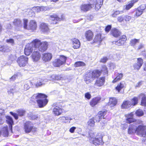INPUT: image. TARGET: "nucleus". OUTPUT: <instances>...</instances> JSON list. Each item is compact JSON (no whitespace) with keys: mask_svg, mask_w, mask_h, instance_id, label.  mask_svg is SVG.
<instances>
[{"mask_svg":"<svg viewBox=\"0 0 146 146\" xmlns=\"http://www.w3.org/2000/svg\"><path fill=\"white\" fill-rule=\"evenodd\" d=\"M133 113L131 112L130 113L125 115L126 118L127 122L128 123H133L131 125L129 128L128 133L129 134H132L136 132L137 125L142 123V121L139 120H135L133 118Z\"/></svg>","mask_w":146,"mask_h":146,"instance_id":"nucleus-1","label":"nucleus"},{"mask_svg":"<svg viewBox=\"0 0 146 146\" xmlns=\"http://www.w3.org/2000/svg\"><path fill=\"white\" fill-rule=\"evenodd\" d=\"M101 74V72L98 70L90 71L85 74L84 81L86 84H89L92 82L96 78L98 77Z\"/></svg>","mask_w":146,"mask_h":146,"instance_id":"nucleus-2","label":"nucleus"},{"mask_svg":"<svg viewBox=\"0 0 146 146\" xmlns=\"http://www.w3.org/2000/svg\"><path fill=\"white\" fill-rule=\"evenodd\" d=\"M35 97L37 99V102L39 108L43 107L48 102V100L46 99L47 96L44 94L38 93Z\"/></svg>","mask_w":146,"mask_h":146,"instance_id":"nucleus-3","label":"nucleus"},{"mask_svg":"<svg viewBox=\"0 0 146 146\" xmlns=\"http://www.w3.org/2000/svg\"><path fill=\"white\" fill-rule=\"evenodd\" d=\"M92 133L90 134L89 140L91 143L95 145H102L104 143L102 140L103 136L101 133H98L96 137L92 136Z\"/></svg>","mask_w":146,"mask_h":146,"instance_id":"nucleus-4","label":"nucleus"},{"mask_svg":"<svg viewBox=\"0 0 146 146\" xmlns=\"http://www.w3.org/2000/svg\"><path fill=\"white\" fill-rule=\"evenodd\" d=\"M34 42L36 49L38 48L40 51L44 52L47 49L48 45V43L46 42H41L40 40L36 39L34 40Z\"/></svg>","mask_w":146,"mask_h":146,"instance_id":"nucleus-5","label":"nucleus"},{"mask_svg":"<svg viewBox=\"0 0 146 146\" xmlns=\"http://www.w3.org/2000/svg\"><path fill=\"white\" fill-rule=\"evenodd\" d=\"M138 99L137 97H134L130 101H124L121 105V107L123 108H128L131 106H135L138 103Z\"/></svg>","mask_w":146,"mask_h":146,"instance_id":"nucleus-6","label":"nucleus"},{"mask_svg":"<svg viewBox=\"0 0 146 146\" xmlns=\"http://www.w3.org/2000/svg\"><path fill=\"white\" fill-rule=\"evenodd\" d=\"M36 48L35 46V43L34 42V40L30 43L27 44L25 47V53L26 55H29L30 52H32L33 50Z\"/></svg>","mask_w":146,"mask_h":146,"instance_id":"nucleus-7","label":"nucleus"},{"mask_svg":"<svg viewBox=\"0 0 146 146\" xmlns=\"http://www.w3.org/2000/svg\"><path fill=\"white\" fill-rule=\"evenodd\" d=\"M28 58L25 56H21L19 57L17 60V62L20 67L25 66L28 63Z\"/></svg>","mask_w":146,"mask_h":146,"instance_id":"nucleus-8","label":"nucleus"},{"mask_svg":"<svg viewBox=\"0 0 146 146\" xmlns=\"http://www.w3.org/2000/svg\"><path fill=\"white\" fill-rule=\"evenodd\" d=\"M66 59V58L65 56H61L59 59L54 60L53 62V65L56 67H59L65 63Z\"/></svg>","mask_w":146,"mask_h":146,"instance_id":"nucleus-9","label":"nucleus"},{"mask_svg":"<svg viewBox=\"0 0 146 146\" xmlns=\"http://www.w3.org/2000/svg\"><path fill=\"white\" fill-rule=\"evenodd\" d=\"M137 134L142 137H145L146 135V126L142 125H139L136 128Z\"/></svg>","mask_w":146,"mask_h":146,"instance_id":"nucleus-10","label":"nucleus"},{"mask_svg":"<svg viewBox=\"0 0 146 146\" xmlns=\"http://www.w3.org/2000/svg\"><path fill=\"white\" fill-rule=\"evenodd\" d=\"M33 125L32 122L28 121L25 122L24 125V129L26 133H29L34 128H33Z\"/></svg>","mask_w":146,"mask_h":146,"instance_id":"nucleus-11","label":"nucleus"},{"mask_svg":"<svg viewBox=\"0 0 146 146\" xmlns=\"http://www.w3.org/2000/svg\"><path fill=\"white\" fill-rule=\"evenodd\" d=\"M50 20L52 21L53 24H56L58 21L63 20L64 19V17L63 15L61 16V18L58 17L56 15L53 14L50 16Z\"/></svg>","mask_w":146,"mask_h":146,"instance_id":"nucleus-12","label":"nucleus"},{"mask_svg":"<svg viewBox=\"0 0 146 146\" xmlns=\"http://www.w3.org/2000/svg\"><path fill=\"white\" fill-rule=\"evenodd\" d=\"M34 50L35 51L32 53L31 57L33 61L36 62L40 60L41 57V54L36 49H34Z\"/></svg>","mask_w":146,"mask_h":146,"instance_id":"nucleus-13","label":"nucleus"},{"mask_svg":"<svg viewBox=\"0 0 146 146\" xmlns=\"http://www.w3.org/2000/svg\"><path fill=\"white\" fill-rule=\"evenodd\" d=\"M17 112L18 114L13 113V112H10V114L13 115L16 119H18V115L19 116H22L24 115L26 112L25 110L22 109H20L17 110Z\"/></svg>","mask_w":146,"mask_h":146,"instance_id":"nucleus-14","label":"nucleus"},{"mask_svg":"<svg viewBox=\"0 0 146 146\" xmlns=\"http://www.w3.org/2000/svg\"><path fill=\"white\" fill-rule=\"evenodd\" d=\"M57 104H54L52 106H55L54 108L53 112L56 115H60L62 113L61 108L60 107L56 106Z\"/></svg>","mask_w":146,"mask_h":146,"instance_id":"nucleus-15","label":"nucleus"},{"mask_svg":"<svg viewBox=\"0 0 146 146\" xmlns=\"http://www.w3.org/2000/svg\"><path fill=\"white\" fill-rule=\"evenodd\" d=\"M105 78L102 77L96 80L94 85L95 86L100 87L103 86L104 83Z\"/></svg>","mask_w":146,"mask_h":146,"instance_id":"nucleus-16","label":"nucleus"},{"mask_svg":"<svg viewBox=\"0 0 146 146\" xmlns=\"http://www.w3.org/2000/svg\"><path fill=\"white\" fill-rule=\"evenodd\" d=\"M37 27V24L36 22L34 21H31L28 26L27 29L31 30L32 31H34L35 30Z\"/></svg>","mask_w":146,"mask_h":146,"instance_id":"nucleus-17","label":"nucleus"},{"mask_svg":"<svg viewBox=\"0 0 146 146\" xmlns=\"http://www.w3.org/2000/svg\"><path fill=\"white\" fill-rule=\"evenodd\" d=\"M127 40L126 36L125 35H123L120 37L119 39L117 41L115 42V44L118 46H121L124 44Z\"/></svg>","mask_w":146,"mask_h":146,"instance_id":"nucleus-18","label":"nucleus"},{"mask_svg":"<svg viewBox=\"0 0 146 146\" xmlns=\"http://www.w3.org/2000/svg\"><path fill=\"white\" fill-rule=\"evenodd\" d=\"M143 63V60L141 58H137V62L134 64V67L135 69L139 70Z\"/></svg>","mask_w":146,"mask_h":146,"instance_id":"nucleus-19","label":"nucleus"},{"mask_svg":"<svg viewBox=\"0 0 146 146\" xmlns=\"http://www.w3.org/2000/svg\"><path fill=\"white\" fill-rule=\"evenodd\" d=\"M40 30L43 32H47L49 30V26L46 23H42L40 25Z\"/></svg>","mask_w":146,"mask_h":146,"instance_id":"nucleus-20","label":"nucleus"},{"mask_svg":"<svg viewBox=\"0 0 146 146\" xmlns=\"http://www.w3.org/2000/svg\"><path fill=\"white\" fill-rule=\"evenodd\" d=\"M52 57V55L49 53H44L43 54L42 60L45 62H47L50 61Z\"/></svg>","mask_w":146,"mask_h":146,"instance_id":"nucleus-21","label":"nucleus"},{"mask_svg":"<svg viewBox=\"0 0 146 146\" xmlns=\"http://www.w3.org/2000/svg\"><path fill=\"white\" fill-rule=\"evenodd\" d=\"M111 34L115 37H117L121 35V32L117 29H112L110 32Z\"/></svg>","mask_w":146,"mask_h":146,"instance_id":"nucleus-22","label":"nucleus"},{"mask_svg":"<svg viewBox=\"0 0 146 146\" xmlns=\"http://www.w3.org/2000/svg\"><path fill=\"white\" fill-rule=\"evenodd\" d=\"M101 100L100 97H96L93 98L90 102V105L92 107L94 106L97 104L99 103Z\"/></svg>","mask_w":146,"mask_h":146,"instance_id":"nucleus-23","label":"nucleus"},{"mask_svg":"<svg viewBox=\"0 0 146 146\" xmlns=\"http://www.w3.org/2000/svg\"><path fill=\"white\" fill-rule=\"evenodd\" d=\"M73 47L74 49H77L79 48L80 44L79 40L77 39H74L72 40Z\"/></svg>","mask_w":146,"mask_h":146,"instance_id":"nucleus-24","label":"nucleus"},{"mask_svg":"<svg viewBox=\"0 0 146 146\" xmlns=\"http://www.w3.org/2000/svg\"><path fill=\"white\" fill-rule=\"evenodd\" d=\"M5 117L6 119V121L9 125L10 129L12 132V126L14 124L13 119L11 117L9 116H6Z\"/></svg>","mask_w":146,"mask_h":146,"instance_id":"nucleus-25","label":"nucleus"},{"mask_svg":"<svg viewBox=\"0 0 146 146\" xmlns=\"http://www.w3.org/2000/svg\"><path fill=\"white\" fill-rule=\"evenodd\" d=\"M85 35L87 40L90 41L92 39L94 35L93 32L89 30L86 32Z\"/></svg>","mask_w":146,"mask_h":146,"instance_id":"nucleus-26","label":"nucleus"},{"mask_svg":"<svg viewBox=\"0 0 146 146\" xmlns=\"http://www.w3.org/2000/svg\"><path fill=\"white\" fill-rule=\"evenodd\" d=\"M106 111H99L98 112V114L100 116L101 118H103V120H102V121H103V123L104 124H105L107 122V121H105V119H104L106 117Z\"/></svg>","mask_w":146,"mask_h":146,"instance_id":"nucleus-27","label":"nucleus"},{"mask_svg":"<svg viewBox=\"0 0 146 146\" xmlns=\"http://www.w3.org/2000/svg\"><path fill=\"white\" fill-rule=\"evenodd\" d=\"M137 1V0H136L131 1L128 4L125 5L123 6L124 9H125L127 10L129 9L133 6L134 4Z\"/></svg>","mask_w":146,"mask_h":146,"instance_id":"nucleus-28","label":"nucleus"},{"mask_svg":"<svg viewBox=\"0 0 146 146\" xmlns=\"http://www.w3.org/2000/svg\"><path fill=\"white\" fill-rule=\"evenodd\" d=\"M45 9V7H33L32 8V9H29V13H32L33 11L35 12H39L40 11L44 10Z\"/></svg>","mask_w":146,"mask_h":146,"instance_id":"nucleus-29","label":"nucleus"},{"mask_svg":"<svg viewBox=\"0 0 146 146\" xmlns=\"http://www.w3.org/2000/svg\"><path fill=\"white\" fill-rule=\"evenodd\" d=\"M92 5L89 4H84L81 6V9L84 11H87L92 8Z\"/></svg>","mask_w":146,"mask_h":146,"instance_id":"nucleus-30","label":"nucleus"},{"mask_svg":"<svg viewBox=\"0 0 146 146\" xmlns=\"http://www.w3.org/2000/svg\"><path fill=\"white\" fill-rule=\"evenodd\" d=\"M117 100L114 98H110L108 105L111 107L115 106L117 103Z\"/></svg>","mask_w":146,"mask_h":146,"instance_id":"nucleus-31","label":"nucleus"},{"mask_svg":"<svg viewBox=\"0 0 146 146\" xmlns=\"http://www.w3.org/2000/svg\"><path fill=\"white\" fill-rule=\"evenodd\" d=\"M139 98H141V105L146 106V96L143 94H141L139 96Z\"/></svg>","mask_w":146,"mask_h":146,"instance_id":"nucleus-32","label":"nucleus"},{"mask_svg":"<svg viewBox=\"0 0 146 146\" xmlns=\"http://www.w3.org/2000/svg\"><path fill=\"white\" fill-rule=\"evenodd\" d=\"M123 77V74L121 73H118L116 77L113 80V83H115L121 79Z\"/></svg>","mask_w":146,"mask_h":146,"instance_id":"nucleus-33","label":"nucleus"},{"mask_svg":"<svg viewBox=\"0 0 146 146\" xmlns=\"http://www.w3.org/2000/svg\"><path fill=\"white\" fill-rule=\"evenodd\" d=\"M50 78L49 79V80H61L62 78L60 76H57L55 75H52L50 76Z\"/></svg>","mask_w":146,"mask_h":146,"instance_id":"nucleus-34","label":"nucleus"},{"mask_svg":"<svg viewBox=\"0 0 146 146\" xmlns=\"http://www.w3.org/2000/svg\"><path fill=\"white\" fill-rule=\"evenodd\" d=\"M2 133L3 135L5 137H7L9 135V132L7 127H3L2 130Z\"/></svg>","mask_w":146,"mask_h":146,"instance_id":"nucleus-35","label":"nucleus"},{"mask_svg":"<svg viewBox=\"0 0 146 146\" xmlns=\"http://www.w3.org/2000/svg\"><path fill=\"white\" fill-rule=\"evenodd\" d=\"M32 82L30 81L26 82L24 86V89L25 90H28L30 88V86H32Z\"/></svg>","mask_w":146,"mask_h":146,"instance_id":"nucleus-36","label":"nucleus"},{"mask_svg":"<svg viewBox=\"0 0 146 146\" xmlns=\"http://www.w3.org/2000/svg\"><path fill=\"white\" fill-rule=\"evenodd\" d=\"M135 13L134 15L135 17H137L141 15L143 13V12L140 9L138 8L135 11Z\"/></svg>","mask_w":146,"mask_h":146,"instance_id":"nucleus-37","label":"nucleus"},{"mask_svg":"<svg viewBox=\"0 0 146 146\" xmlns=\"http://www.w3.org/2000/svg\"><path fill=\"white\" fill-rule=\"evenodd\" d=\"M101 35L100 34H97L95 37L94 40V42H99L100 43L102 41V39L101 38Z\"/></svg>","mask_w":146,"mask_h":146,"instance_id":"nucleus-38","label":"nucleus"},{"mask_svg":"<svg viewBox=\"0 0 146 146\" xmlns=\"http://www.w3.org/2000/svg\"><path fill=\"white\" fill-rule=\"evenodd\" d=\"M13 23L14 25L16 26L20 27L21 25V21L20 19H14Z\"/></svg>","mask_w":146,"mask_h":146,"instance_id":"nucleus-39","label":"nucleus"},{"mask_svg":"<svg viewBox=\"0 0 146 146\" xmlns=\"http://www.w3.org/2000/svg\"><path fill=\"white\" fill-rule=\"evenodd\" d=\"M124 84L123 82H120L118 84L117 87L115 88V89L118 92H119L123 88Z\"/></svg>","mask_w":146,"mask_h":146,"instance_id":"nucleus-40","label":"nucleus"},{"mask_svg":"<svg viewBox=\"0 0 146 146\" xmlns=\"http://www.w3.org/2000/svg\"><path fill=\"white\" fill-rule=\"evenodd\" d=\"M87 123L89 126L92 127H94L95 125L94 118H92L90 119L88 122Z\"/></svg>","mask_w":146,"mask_h":146,"instance_id":"nucleus-41","label":"nucleus"},{"mask_svg":"<svg viewBox=\"0 0 146 146\" xmlns=\"http://www.w3.org/2000/svg\"><path fill=\"white\" fill-rule=\"evenodd\" d=\"M97 1L98 2H100V5L96 3L95 4V9L96 10H99L100 8L103 3V0H97Z\"/></svg>","mask_w":146,"mask_h":146,"instance_id":"nucleus-42","label":"nucleus"},{"mask_svg":"<svg viewBox=\"0 0 146 146\" xmlns=\"http://www.w3.org/2000/svg\"><path fill=\"white\" fill-rule=\"evenodd\" d=\"M86 64L85 63L82 61H78L76 62L75 64V66L76 67H78L80 66H85Z\"/></svg>","mask_w":146,"mask_h":146,"instance_id":"nucleus-43","label":"nucleus"},{"mask_svg":"<svg viewBox=\"0 0 146 146\" xmlns=\"http://www.w3.org/2000/svg\"><path fill=\"white\" fill-rule=\"evenodd\" d=\"M44 84L45 83L43 80L42 79H40L37 81L35 84V85L36 87H38Z\"/></svg>","mask_w":146,"mask_h":146,"instance_id":"nucleus-44","label":"nucleus"},{"mask_svg":"<svg viewBox=\"0 0 146 146\" xmlns=\"http://www.w3.org/2000/svg\"><path fill=\"white\" fill-rule=\"evenodd\" d=\"M139 40L136 39H133L130 41V44L132 46H134L135 44L139 42Z\"/></svg>","mask_w":146,"mask_h":146,"instance_id":"nucleus-45","label":"nucleus"},{"mask_svg":"<svg viewBox=\"0 0 146 146\" xmlns=\"http://www.w3.org/2000/svg\"><path fill=\"white\" fill-rule=\"evenodd\" d=\"M135 113L138 116L143 115V111L142 110L140 109L137 110L135 112Z\"/></svg>","mask_w":146,"mask_h":146,"instance_id":"nucleus-46","label":"nucleus"},{"mask_svg":"<svg viewBox=\"0 0 146 146\" xmlns=\"http://www.w3.org/2000/svg\"><path fill=\"white\" fill-rule=\"evenodd\" d=\"M101 72H104V74H108V70H107V68L106 66H103L102 67V68L101 70Z\"/></svg>","mask_w":146,"mask_h":146,"instance_id":"nucleus-47","label":"nucleus"},{"mask_svg":"<svg viewBox=\"0 0 146 146\" xmlns=\"http://www.w3.org/2000/svg\"><path fill=\"white\" fill-rule=\"evenodd\" d=\"M131 17L128 15H125L124 16V20L126 22H129L131 19Z\"/></svg>","mask_w":146,"mask_h":146,"instance_id":"nucleus-48","label":"nucleus"},{"mask_svg":"<svg viewBox=\"0 0 146 146\" xmlns=\"http://www.w3.org/2000/svg\"><path fill=\"white\" fill-rule=\"evenodd\" d=\"M138 8L143 12V10L146 8V5L145 4H142Z\"/></svg>","mask_w":146,"mask_h":146,"instance_id":"nucleus-49","label":"nucleus"},{"mask_svg":"<svg viewBox=\"0 0 146 146\" xmlns=\"http://www.w3.org/2000/svg\"><path fill=\"white\" fill-rule=\"evenodd\" d=\"M121 11H117L114 12L111 15L112 17H115L117 15H119L121 13Z\"/></svg>","mask_w":146,"mask_h":146,"instance_id":"nucleus-50","label":"nucleus"},{"mask_svg":"<svg viewBox=\"0 0 146 146\" xmlns=\"http://www.w3.org/2000/svg\"><path fill=\"white\" fill-rule=\"evenodd\" d=\"M5 119V117L4 115H1L0 116V124H2L4 123Z\"/></svg>","mask_w":146,"mask_h":146,"instance_id":"nucleus-51","label":"nucleus"},{"mask_svg":"<svg viewBox=\"0 0 146 146\" xmlns=\"http://www.w3.org/2000/svg\"><path fill=\"white\" fill-rule=\"evenodd\" d=\"M94 118V120H96V122H99L100 120L102 119L99 114L96 115L95 117Z\"/></svg>","mask_w":146,"mask_h":146,"instance_id":"nucleus-52","label":"nucleus"},{"mask_svg":"<svg viewBox=\"0 0 146 146\" xmlns=\"http://www.w3.org/2000/svg\"><path fill=\"white\" fill-rule=\"evenodd\" d=\"M28 22V21L27 19H24V28L25 29H27V28L28 26H27V23Z\"/></svg>","mask_w":146,"mask_h":146,"instance_id":"nucleus-53","label":"nucleus"},{"mask_svg":"<svg viewBox=\"0 0 146 146\" xmlns=\"http://www.w3.org/2000/svg\"><path fill=\"white\" fill-rule=\"evenodd\" d=\"M6 42L8 43L11 44L12 45L14 44V40L13 39H7L6 40Z\"/></svg>","mask_w":146,"mask_h":146,"instance_id":"nucleus-54","label":"nucleus"},{"mask_svg":"<svg viewBox=\"0 0 146 146\" xmlns=\"http://www.w3.org/2000/svg\"><path fill=\"white\" fill-rule=\"evenodd\" d=\"M19 73L17 74H15L12 77H11L10 78V81H14L15 80L17 77V76L19 75Z\"/></svg>","mask_w":146,"mask_h":146,"instance_id":"nucleus-55","label":"nucleus"},{"mask_svg":"<svg viewBox=\"0 0 146 146\" xmlns=\"http://www.w3.org/2000/svg\"><path fill=\"white\" fill-rule=\"evenodd\" d=\"M85 97L88 99L89 100L91 98V96L89 92H87L85 94Z\"/></svg>","mask_w":146,"mask_h":146,"instance_id":"nucleus-56","label":"nucleus"},{"mask_svg":"<svg viewBox=\"0 0 146 146\" xmlns=\"http://www.w3.org/2000/svg\"><path fill=\"white\" fill-rule=\"evenodd\" d=\"M108 60V58L107 57H104L101 59L100 62L103 63H104L106 62Z\"/></svg>","mask_w":146,"mask_h":146,"instance_id":"nucleus-57","label":"nucleus"},{"mask_svg":"<svg viewBox=\"0 0 146 146\" xmlns=\"http://www.w3.org/2000/svg\"><path fill=\"white\" fill-rule=\"evenodd\" d=\"M117 19L118 21L121 22L123 21L124 17H123L122 16H120L117 17Z\"/></svg>","mask_w":146,"mask_h":146,"instance_id":"nucleus-58","label":"nucleus"},{"mask_svg":"<svg viewBox=\"0 0 146 146\" xmlns=\"http://www.w3.org/2000/svg\"><path fill=\"white\" fill-rule=\"evenodd\" d=\"M111 28V25H109L107 26L105 28L106 31L108 32L109 31Z\"/></svg>","mask_w":146,"mask_h":146,"instance_id":"nucleus-59","label":"nucleus"},{"mask_svg":"<svg viewBox=\"0 0 146 146\" xmlns=\"http://www.w3.org/2000/svg\"><path fill=\"white\" fill-rule=\"evenodd\" d=\"M76 129V127H72L70 129L69 131L71 133H73Z\"/></svg>","mask_w":146,"mask_h":146,"instance_id":"nucleus-60","label":"nucleus"},{"mask_svg":"<svg viewBox=\"0 0 146 146\" xmlns=\"http://www.w3.org/2000/svg\"><path fill=\"white\" fill-rule=\"evenodd\" d=\"M15 89V88H13L10 89L9 90H8V94H10L13 93L14 92Z\"/></svg>","mask_w":146,"mask_h":146,"instance_id":"nucleus-61","label":"nucleus"},{"mask_svg":"<svg viewBox=\"0 0 146 146\" xmlns=\"http://www.w3.org/2000/svg\"><path fill=\"white\" fill-rule=\"evenodd\" d=\"M66 120H68L69 121L68 122V121H65L64 122L65 123H70V121L72 120V119L71 118V117H66Z\"/></svg>","mask_w":146,"mask_h":146,"instance_id":"nucleus-62","label":"nucleus"},{"mask_svg":"<svg viewBox=\"0 0 146 146\" xmlns=\"http://www.w3.org/2000/svg\"><path fill=\"white\" fill-rule=\"evenodd\" d=\"M142 81H140L137 83V84L135 85V86L136 87H139L142 84Z\"/></svg>","mask_w":146,"mask_h":146,"instance_id":"nucleus-63","label":"nucleus"},{"mask_svg":"<svg viewBox=\"0 0 146 146\" xmlns=\"http://www.w3.org/2000/svg\"><path fill=\"white\" fill-rule=\"evenodd\" d=\"M5 48L4 46L0 45V51H5Z\"/></svg>","mask_w":146,"mask_h":146,"instance_id":"nucleus-64","label":"nucleus"}]
</instances>
